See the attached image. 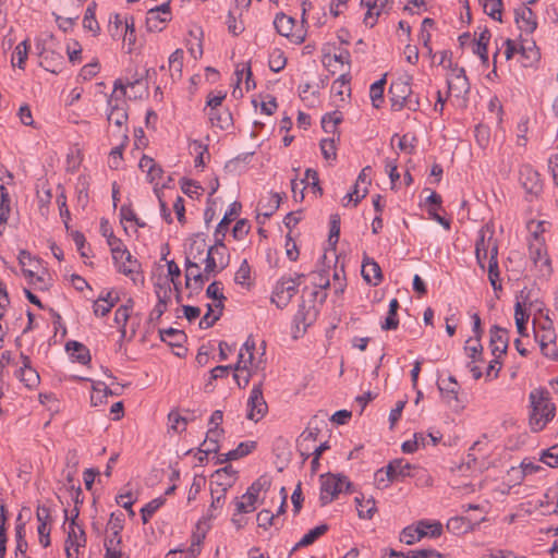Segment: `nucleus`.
<instances>
[{"label":"nucleus","mask_w":558,"mask_h":558,"mask_svg":"<svg viewBox=\"0 0 558 558\" xmlns=\"http://www.w3.org/2000/svg\"><path fill=\"white\" fill-rule=\"evenodd\" d=\"M251 277V268L246 259L242 262L239 269L235 272L234 281L238 284H245Z\"/></svg>","instance_id":"63"},{"label":"nucleus","mask_w":558,"mask_h":558,"mask_svg":"<svg viewBox=\"0 0 558 558\" xmlns=\"http://www.w3.org/2000/svg\"><path fill=\"white\" fill-rule=\"evenodd\" d=\"M121 94H112L108 99V121L114 123L118 128H122L125 125L128 121V112L123 106H120V102L124 104L122 100Z\"/></svg>","instance_id":"13"},{"label":"nucleus","mask_w":558,"mask_h":558,"mask_svg":"<svg viewBox=\"0 0 558 558\" xmlns=\"http://www.w3.org/2000/svg\"><path fill=\"white\" fill-rule=\"evenodd\" d=\"M343 486H345L347 493L352 492L353 484L345 475L331 473L320 475V505L326 506L336 499Z\"/></svg>","instance_id":"3"},{"label":"nucleus","mask_w":558,"mask_h":558,"mask_svg":"<svg viewBox=\"0 0 558 558\" xmlns=\"http://www.w3.org/2000/svg\"><path fill=\"white\" fill-rule=\"evenodd\" d=\"M241 208H242L241 203L233 202L229 206V209L225 213L220 222L217 225L215 233H214V238H215V242H217V246L225 245L223 241H225L226 233L228 232L229 225L231 223V221H233L239 216Z\"/></svg>","instance_id":"12"},{"label":"nucleus","mask_w":558,"mask_h":558,"mask_svg":"<svg viewBox=\"0 0 558 558\" xmlns=\"http://www.w3.org/2000/svg\"><path fill=\"white\" fill-rule=\"evenodd\" d=\"M250 229L251 226L248 223V220L239 219L232 229V235L235 240H242L245 235H247Z\"/></svg>","instance_id":"64"},{"label":"nucleus","mask_w":558,"mask_h":558,"mask_svg":"<svg viewBox=\"0 0 558 558\" xmlns=\"http://www.w3.org/2000/svg\"><path fill=\"white\" fill-rule=\"evenodd\" d=\"M362 277L363 279L376 287L383 279L381 268L373 258L365 256L362 263Z\"/></svg>","instance_id":"18"},{"label":"nucleus","mask_w":558,"mask_h":558,"mask_svg":"<svg viewBox=\"0 0 558 558\" xmlns=\"http://www.w3.org/2000/svg\"><path fill=\"white\" fill-rule=\"evenodd\" d=\"M322 154L326 160H335L337 157L333 138H323L319 143Z\"/></svg>","instance_id":"56"},{"label":"nucleus","mask_w":558,"mask_h":558,"mask_svg":"<svg viewBox=\"0 0 558 558\" xmlns=\"http://www.w3.org/2000/svg\"><path fill=\"white\" fill-rule=\"evenodd\" d=\"M509 345V331L497 325L489 329V348L494 356H501L507 353Z\"/></svg>","instance_id":"11"},{"label":"nucleus","mask_w":558,"mask_h":558,"mask_svg":"<svg viewBox=\"0 0 558 558\" xmlns=\"http://www.w3.org/2000/svg\"><path fill=\"white\" fill-rule=\"evenodd\" d=\"M185 287L191 289V281H194L193 289L197 292L202 290L203 284L207 281V276L199 271V263L185 258Z\"/></svg>","instance_id":"16"},{"label":"nucleus","mask_w":558,"mask_h":558,"mask_svg":"<svg viewBox=\"0 0 558 558\" xmlns=\"http://www.w3.org/2000/svg\"><path fill=\"white\" fill-rule=\"evenodd\" d=\"M483 4L484 12L496 21H501L502 0H478Z\"/></svg>","instance_id":"40"},{"label":"nucleus","mask_w":558,"mask_h":558,"mask_svg":"<svg viewBox=\"0 0 558 558\" xmlns=\"http://www.w3.org/2000/svg\"><path fill=\"white\" fill-rule=\"evenodd\" d=\"M342 121V114L339 111L326 113L322 118V128L327 133H335L337 125Z\"/></svg>","instance_id":"43"},{"label":"nucleus","mask_w":558,"mask_h":558,"mask_svg":"<svg viewBox=\"0 0 558 558\" xmlns=\"http://www.w3.org/2000/svg\"><path fill=\"white\" fill-rule=\"evenodd\" d=\"M287 63V59L280 49H275L269 57V69L272 72H280Z\"/></svg>","instance_id":"51"},{"label":"nucleus","mask_w":558,"mask_h":558,"mask_svg":"<svg viewBox=\"0 0 558 558\" xmlns=\"http://www.w3.org/2000/svg\"><path fill=\"white\" fill-rule=\"evenodd\" d=\"M454 83L448 81L449 92H457V96H460L461 94L465 95L470 92V83L468 78L454 77Z\"/></svg>","instance_id":"57"},{"label":"nucleus","mask_w":558,"mask_h":558,"mask_svg":"<svg viewBox=\"0 0 558 558\" xmlns=\"http://www.w3.org/2000/svg\"><path fill=\"white\" fill-rule=\"evenodd\" d=\"M428 525L425 522H417L416 526H407L402 530L400 534V541L405 543L407 545H412L416 541L425 536L438 537L442 533V524L440 522H436L433 531H425L424 529Z\"/></svg>","instance_id":"7"},{"label":"nucleus","mask_w":558,"mask_h":558,"mask_svg":"<svg viewBox=\"0 0 558 558\" xmlns=\"http://www.w3.org/2000/svg\"><path fill=\"white\" fill-rule=\"evenodd\" d=\"M446 527L449 532L460 535L473 530V524L465 517H452L448 520Z\"/></svg>","instance_id":"29"},{"label":"nucleus","mask_w":558,"mask_h":558,"mask_svg":"<svg viewBox=\"0 0 558 558\" xmlns=\"http://www.w3.org/2000/svg\"><path fill=\"white\" fill-rule=\"evenodd\" d=\"M488 279L495 291L501 290V280L499 277L498 260L488 262Z\"/></svg>","instance_id":"52"},{"label":"nucleus","mask_w":558,"mask_h":558,"mask_svg":"<svg viewBox=\"0 0 558 558\" xmlns=\"http://www.w3.org/2000/svg\"><path fill=\"white\" fill-rule=\"evenodd\" d=\"M488 232V229L482 228L475 243V256L477 264L482 269H485V260L488 258V238H486Z\"/></svg>","instance_id":"27"},{"label":"nucleus","mask_w":558,"mask_h":558,"mask_svg":"<svg viewBox=\"0 0 558 558\" xmlns=\"http://www.w3.org/2000/svg\"><path fill=\"white\" fill-rule=\"evenodd\" d=\"M317 313L318 311L314 305L307 306L305 301H302L296 314L294 315V323L298 326L303 325L304 329H306V327L311 326L315 322Z\"/></svg>","instance_id":"22"},{"label":"nucleus","mask_w":558,"mask_h":558,"mask_svg":"<svg viewBox=\"0 0 558 558\" xmlns=\"http://www.w3.org/2000/svg\"><path fill=\"white\" fill-rule=\"evenodd\" d=\"M392 2L393 0H361V5L367 8L363 21L364 24L371 28L374 27L377 19L386 11L387 5Z\"/></svg>","instance_id":"14"},{"label":"nucleus","mask_w":558,"mask_h":558,"mask_svg":"<svg viewBox=\"0 0 558 558\" xmlns=\"http://www.w3.org/2000/svg\"><path fill=\"white\" fill-rule=\"evenodd\" d=\"M254 351H255V341L250 336L247 340L243 343L240 349L238 355V362L234 365V379L240 388H245L252 376V368H258V364H254Z\"/></svg>","instance_id":"2"},{"label":"nucleus","mask_w":558,"mask_h":558,"mask_svg":"<svg viewBox=\"0 0 558 558\" xmlns=\"http://www.w3.org/2000/svg\"><path fill=\"white\" fill-rule=\"evenodd\" d=\"M340 235V216L338 214H333L330 216V229L328 242L330 245L336 246L339 241Z\"/></svg>","instance_id":"53"},{"label":"nucleus","mask_w":558,"mask_h":558,"mask_svg":"<svg viewBox=\"0 0 558 558\" xmlns=\"http://www.w3.org/2000/svg\"><path fill=\"white\" fill-rule=\"evenodd\" d=\"M275 518V514L270 510L263 509L256 515L257 525L264 530H268L274 525Z\"/></svg>","instance_id":"58"},{"label":"nucleus","mask_w":558,"mask_h":558,"mask_svg":"<svg viewBox=\"0 0 558 558\" xmlns=\"http://www.w3.org/2000/svg\"><path fill=\"white\" fill-rule=\"evenodd\" d=\"M169 66H170L171 71H175L179 74V76L181 75L182 66H183V50L182 49H177L175 51H173L170 54Z\"/></svg>","instance_id":"62"},{"label":"nucleus","mask_w":558,"mask_h":558,"mask_svg":"<svg viewBox=\"0 0 558 558\" xmlns=\"http://www.w3.org/2000/svg\"><path fill=\"white\" fill-rule=\"evenodd\" d=\"M218 487L219 488H210L213 501L209 508V518H215L216 514L214 512L222 508L227 490L232 487V480L229 477L228 481H218Z\"/></svg>","instance_id":"19"},{"label":"nucleus","mask_w":558,"mask_h":558,"mask_svg":"<svg viewBox=\"0 0 558 558\" xmlns=\"http://www.w3.org/2000/svg\"><path fill=\"white\" fill-rule=\"evenodd\" d=\"M515 22L519 28L527 34L533 33L537 27L536 16L527 7L515 10Z\"/></svg>","instance_id":"20"},{"label":"nucleus","mask_w":558,"mask_h":558,"mask_svg":"<svg viewBox=\"0 0 558 558\" xmlns=\"http://www.w3.org/2000/svg\"><path fill=\"white\" fill-rule=\"evenodd\" d=\"M248 412L246 415L247 420L258 422L260 421L268 411V405L263 396V383L255 384L251 390L247 400Z\"/></svg>","instance_id":"6"},{"label":"nucleus","mask_w":558,"mask_h":558,"mask_svg":"<svg viewBox=\"0 0 558 558\" xmlns=\"http://www.w3.org/2000/svg\"><path fill=\"white\" fill-rule=\"evenodd\" d=\"M124 527V518L123 513L119 512L118 514L112 512L108 522V531L109 535L106 537V539H112V543L117 541V544L121 545L122 538H121V532Z\"/></svg>","instance_id":"26"},{"label":"nucleus","mask_w":558,"mask_h":558,"mask_svg":"<svg viewBox=\"0 0 558 558\" xmlns=\"http://www.w3.org/2000/svg\"><path fill=\"white\" fill-rule=\"evenodd\" d=\"M166 499L163 497H158L150 500L141 509V517L144 524L148 523L150 518L156 513V511L163 506Z\"/></svg>","instance_id":"42"},{"label":"nucleus","mask_w":558,"mask_h":558,"mask_svg":"<svg viewBox=\"0 0 558 558\" xmlns=\"http://www.w3.org/2000/svg\"><path fill=\"white\" fill-rule=\"evenodd\" d=\"M325 59H328V61H324V64L328 68V70L330 71L331 74H335L336 72L333 70H330L331 68V62H339L341 64H348L350 65L351 63V56H350V52L349 50L347 49H343L341 50L338 54H333V57H329V56H326Z\"/></svg>","instance_id":"55"},{"label":"nucleus","mask_w":558,"mask_h":558,"mask_svg":"<svg viewBox=\"0 0 558 558\" xmlns=\"http://www.w3.org/2000/svg\"><path fill=\"white\" fill-rule=\"evenodd\" d=\"M206 295L209 299L218 301L215 304V307H219L220 311H223V301L226 300V296L222 293V288L220 287V282L214 281L211 282L207 289H206Z\"/></svg>","instance_id":"46"},{"label":"nucleus","mask_w":558,"mask_h":558,"mask_svg":"<svg viewBox=\"0 0 558 558\" xmlns=\"http://www.w3.org/2000/svg\"><path fill=\"white\" fill-rule=\"evenodd\" d=\"M144 80L143 74H138L137 72L133 75L131 80H128L126 83H123L121 78L114 81L113 94L120 92L121 97H124L126 94V87L135 88L141 85Z\"/></svg>","instance_id":"41"},{"label":"nucleus","mask_w":558,"mask_h":558,"mask_svg":"<svg viewBox=\"0 0 558 558\" xmlns=\"http://www.w3.org/2000/svg\"><path fill=\"white\" fill-rule=\"evenodd\" d=\"M256 448L255 441L240 442L235 449L225 453V460H238L251 453Z\"/></svg>","instance_id":"37"},{"label":"nucleus","mask_w":558,"mask_h":558,"mask_svg":"<svg viewBox=\"0 0 558 558\" xmlns=\"http://www.w3.org/2000/svg\"><path fill=\"white\" fill-rule=\"evenodd\" d=\"M319 433V429L318 428H306L302 434H301V440H300V452H301V456L304 457V459H307L310 456H311V452H310V446L307 445L308 441H315L316 438H317V435Z\"/></svg>","instance_id":"38"},{"label":"nucleus","mask_w":558,"mask_h":558,"mask_svg":"<svg viewBox=\"0 0 558 558\" xmlns=\"http://www.w3.org/2000/svg\"><path fill=\"white\" fill-rule=\"evenodd\" d=\"M107 244L110 246L114 264H119V262L123 259L128 248L123 244L122 240L117 238L114 234L107 239Z\"/></svg>","instance_id":"39"},{"label":"nucleus","mask_w":558,"mask_h":558,"mask_svg":"<svg viewBox=\"0 0 558 558\" xmlns=\"http://www.w3.org/2000/svg\"><path fill=\"white\" fill-rule=\"evenodd\" d=\"M233 502L236 513H250L256 509L257 500L255 498L251 499L250 497H244L243 494L241 497H235Z\"/></svg>","instance_id":"47"},{"label":"nucleus","mask_w":558,"mask_h":558,"mask_svg":"<svg viewBox=\"0 0 558 558\" xmlns=\"http://www.w3.org/2000/svg\"><path fill=\"white\" fill-rule=\"evenodd\" d=\"M159 335L163 342H167L169 345L177 347L181 350L175 353L178 356L185 354L186 349L183 347V343L186 341L187 337L183 330L169 327L167 329H160Z\"/></svg>","instance_id":"17"},{"label":"nucleus","mask_w":558,"mask_h":558,"mask_svg":"<svg viewBox=\"0 0 558 558\" xmlns=\"http://www.w3.org/2000/svg\"><path fill=\"white\" fill-rule=\"evenodd\" d=\"M207 307V312L206 314L202 317V319L199 320V328L201 329H207V328H210L215 325V323L220 318V316L222 315V311L219 310L218 313L214 314L215 313V310L211 304H207L206 305Z\"/></svg>","instance_id":"49"},{"label":"nucleus","mask_w":558,"mask_h":558,"mask_svg":"<svg viewBox=\"0 0 558 558\" xmlns=\"http://www.w3.org/2000/svg\"><path fill=\"white\" fill-rule=\"evenodd\" d=\"M514 319H515V326H517L518 333L522 337L527 336L526 323L529 319V314H526L523 311L520 302H517L515 307H514Z\"/></svg>","instance_id":"45"},{"label":"nucleus","mask_w":558,"mask_h":558,"mask_svg":"<svg viewBox=\"0 0 558 558\" xmlns=\"http://www.w3.org/2000/svg\"><path fill=\"white\" fill-rule=\"evenodd\" d=\"M96 8L97 3L95 1H92L88 4L83 19V27L86 31L92 32L95 36H97L100 33V26L96 20Z\"/></svg>","instance_id":"30"},{"label":"nucleus","mask_w":558,"mask_h":558,"mask_svg":"<svg viewBox=\"0 0 558 558\" xmlns=\"http://www.w3.org/2000/svg\"><path fill=\"white\" fill-rule=\"evenodd\" d=\"M220 250H226V245L217 246V242L207 248L206 257L202 260L205 263L204 274L207 276V280L211 275L219 272V263L215 254H220Z\"/></svg>","instance_id":"25"},{"label":"nucleus","mask_w":558,"mask_h":558,"mask_svg":"<svg viewBox=\"0 0 558 558\" xmlns=\"http://www.w3.org/2000/svg\"><path fill=\"white\" fill-rule=\"evenodd\" d=\"M535 325V320L533 322ZM542 333H539L534 327V338L538 342L542 353L550 359L558 360L556 349H549V344L556 340V333L553 327V322L546 317L545 323L542 325Z\"/></svg>","instance_id":"8"},{"label":"nucleus","mask_w":558,"mask_h":558,"mask_svg":"<svg viewBox=\"0 0 558 558\" xmlns=\"http://www.w3.org/2000/svg\"><path fill=\"white\" fill-rule=\"evenodd\" d=\"M270 485L271 481L267 476H259L247 488L246 493L244 494V497H250L251 499L255 498L256 500H258L259 493L262 490H268L270 488Z\"/></svg>","instance_id":"35"},{"label":"nucleus","mask_w":558,"mask_h":558,"mask_svg":"<svg viewBox=\"0 0 558 558\" xmlns=\"http://www.w3.org/2000/svg\"><path fill=\"white\" fill-rule=\"evenodd\" d=\"M226 92H219L217 95L209 93L207 96L206 107L204 111H207L209 109L217 110L218 108L222 107V101L226 99Z\"/></svg>","instance_id":"60"},{"label":"nucleus","mask_w":558,"mask_h":558,"mask_svg":"<svg viewBox=\"0 0 558 558\" xmlns=\"http://www.w3.org/2000/svg\"><path fill=\"white\" fill-rule=\"evenodd\" d=\"M170 19H165L162 14L154 12L153 9L147 11L146 15V27L149 32H160L163 29L165 24L169 22Z\"/></svg>","instance_id":"33"},{"label":"nucleus","mask_w":558,"mask_h":558,"mask_svg":"<svg viewBox=\"0 0 558 558\" xmlns=\"http://www.w3.org/2000/svg\"><path fill=\"white\" fill-rule=\"evenodd\" d=\"M116 266L119 272L130 277L134 283L144 280L143 276L141 275V264L131 255L129 251H126L123 259L120 260L119 264H116Z\"/></svg>","instance_id":"15"},{"label":"nucleus","mask_w":558,"mask_h":558,"mask_svg":"<svg viewBox=\"0 0 558 558\" xmlns=\"http://www.w3.org/2000/svg\"><path fill=\"white\" fill-rule=\"evenodd\" d=\"M377 509L373 497L365 499L363 508H357V514L361 519H372Z\"/></svg>","instance_id":"61"},{"label":"nucleus","mask_w":558,"mask_h":558,"mask_svg":"<svg viewBox=\"0 0 558 558\" xmlns=\"http://www.w3.org/2000/svg\"><path fill=\"white\" fill-rule=\"evenodd\" d=\"M531 413L530 428L533 433L542 432L556 415V405L550 392L545 388L533 389L529 395Z\"/></svg>","instance_id":"1"},{"label":"nucleus","mask_w":558,"mask_h":558,"mask_svg":"<svg viewBox=\"0 0 558 558\" xmlns=\"http://www.w3.org/2000/svg\"><path fill=\"white\" fill-rule=\"evenodd\" d=\"M329 530L328 524H320L312 530H310L304 536L294 545L292 551H295L300 548L307 547L315 543L320 536H323Z\"/></svg>","instance_id":"28"},{"label":"nucleus","mask_w":558,"mask_h":558,"mask_svg":"<svg viewBox=\"0 0 558 558\" xmlns=\"http://www.w3.org/2000/svg\"><path fill=\"white\" fill-rule=\"evenodd\" d=\"M294 19L286 15L284 13H278L275 17L274 25L276 31L294 44H302L305 40V34L303 32H293Z\"/></svg>","instance_id":"9"},{"label":"nucleus","mask_w":558,"mask_h":558,"mask_svg":"<svg viewBox=\"0 0 558 558\" xmlns=\"http://www.w3.org/2000/svg\"><path fill=\"white\" fill-rule=\"evenodd\" d=\"M122 138L123 140H122L121 144L119 146L112 148L110 151V167L113 169L119 168L121 160H122V151L129 142L128 128H125Z\"/></svg>","instance_id":"44"},{"label":"nucleus","mask_w":558,"mask_h":558,"mask_svg":"<svg viewBox=\"0 0 558 558\" xmlns=\"http://www.w3.org/2000/svg\"><path fill=\"white\" fill-rule=\"evenodd\" d=\"M519 53L522 56L523 61L522 64L524 66H530L533 64V62L537 61L539 58V52L535 47V44L533 43L532 46L525 47L520 46Z\"/></svg>","instance_id":"48"},{"label":"nucleus","mask_w":558,"mask_h":558,"mask_svg":"<svg viewBox=\"0 0 558 558\" xmlns=\"http://www.w3.org/2000/svg\"><path fill=\"white\" fill-rule=\"evenodd\" d=\"M207 244L204 234L198 233L191 239L189 247L185 251V258L194 262L203 260L202 255L206 251Z\"/></svg>","instance_id":"24"},{"label":"nucleus","mask_w":558,"mask_h":558,"mask_svg":"<svg viewBox=\"0 0 558 558\" xmlns=\"http://www.w3.org/2000/svg\"><path fill=\"white\" fill-rule=\"evenodd\" d=\"M222 432V429H208L206 439L201 445L199 453H205V456H208L210 452H217L219 450L218 437Z\"/></svg>","instance_id":"31"},{"label":"nucleus","mask_w":558,"mask_h":558,"mask_svg":"<svg viewBox=\"0 0 558 558\" xmlns=\"http://www.w3.org/2000/svg\"><path fill=\"white\" fill-rule=\"evenodd\" d=\"M541 461L549 468H558V445L544 450L541 456Z\"/></svg>","instance_id":"54"},{"label":"nucleus","mask_w":558,"mask_h":558,"mask_svg":"<svg viewBox=\"0 0 558 558\" xmlns=\"http://www.w3.org/2000/svg\"><path fill=\"white\" fill-rule=\"evenodd\" d=\"M29 47H31V45H29L28 39L23 40L15 47L14 52L12 54V60H11L13 66H17L22 70L24 69L25 61L27 60Z\"/></svg>","instance_id":"32"},{"label":"nucleus","mask_w":558,"mask_h":558,"mask_svg":"<svg viewBox=\"0 0 558 558\" xmlns=\"http://www.w3.org/2000/svg\"><path fill=\"white\" fill-rule=\"evenodd\" d=\"M17 377L28 389H33L39 385L40 377L35 368H20L17 371Z\"/></svg>","instance_id":"36"},{"label":"nucleus","mask_w":558,"mask_h":558,"mask_svg":"<svg viewBox=\"0 0 558 558\" xmlns=\"http://www.w3.org/2000/svg\"><path fill=\"white\" fill-rule=\"evenodd\" d=\"M472 341L473 340L471 338L466 341L464 350L466 351V354L472 360V362H475L480 360V356L483 353V347L477 338H475L474 344H471Z\"/></svg>","instance_id":"59"},{"label":"nucleus","mask_w":558,"mask_h":558,"mask_svg":"<svg viewBox=\"0 0 558 558\" xmlns=\"http://www.w3.org/2000/svg\"><path fill=\"white\" fill-rule=\"evenodd\" d=\"M235 474H236V472L233 470V468L231 465H226V466L215 471V473L211 475V477H213L211 486L215 484L218 487V481H228L229 477H230V480H232V485H233L235 482Z\"/></svg>","instance_id":"50"},{"label":"nucleus","mask_w":558,"mask_h":558,"mask_svg":"<svg viewBox=\"0 0 558 558\" xmlns=\"http://www.w3.org/2000/svg\"><path fill=\"white\" fill-rule=\"evenodd\" d=\"M386 85V74L369 87V97L375 108H379L384 102V89Z\"/></svg>","instance_id":"34"},{"label":"nucleus","mask_w":558,"mask_h":558,"mask_svg":"<svg viewBox=\"0 0 558 558\" xmlns=\"http://www.w3.org/2000/svg\"><path fill=\"white\" fill-rule=\"evenodd\" d=\"M206 113L211 126L228 130L233 124L232 114L227 108L220 107L217 110L209 109Z\"/></svg>","instance_id":"21"},{"label":"nucleus","mask_w":558,"mask_h":558,"mask_svg":"<svg viewBox=\"0 0 558 558\" xmlns=\"http://www.w3.org/2000/svg\"><path fill=\"white\" fill-rule=\"evenodd\" d=\"M412 76L399 77L392 81L389 87V99L393 111H401L404 108L407 97L412 94Z\"/></svg>","instance_id":"5"},{"label":"nucleus","mask_w":558,"mask_h":558,"mask_svg":"<svg viewBox=\"0 0 558 558\" xmlns=\"http://www.w3.org/2000/svg\"><path fill=\"white\" fill-rule=\"evenodd\" d=\"M420 468L407 462L404 459H393L386 466V477L388 481H403L405 477L414 476L412 471Z\"/></svg>","instance_id":"10"},{"label":"nucleus","mask_w":558,"mask_h":558,"mask_svg":"<svg viewBox=\"0 0 558 558\" xmlns=\"http://www.w3.org/2000/svg\"><path fill=\"white\" fill-rule=\"evenodd\" d=\"M304 277V274H298L295 278L281 277L274 288L271 302L275 303L278 308H284L296 294L301 279Z\"/></svg>","instance_id":"4"},{"label":"nucleus","mask_w":558,"mask_h":558,"mask_svg":"<svg viewBox=\"0 0 558 558\" xmlns=\"http://www.w3.org/2000/svg\"><path fill=\"white\" fill-rule=\"evenodd\" d=\"M65 350L74 361L83 365H86L92 361L89 349L78 341L72 340L66 342Z\"/></svg>","instance_id":"23"}]
</instances>
